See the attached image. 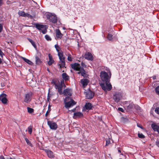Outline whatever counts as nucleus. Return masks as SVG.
I'll list each match as a JSON object with an SVG mask.
<instances>
[{
	"mask_svg": "<svg viewBox=\"0 0 159 159\" xmlns=\"http://www.w3.org/2000/svg\"><path fill=\"white\" fill-rule=\"evenodd\" d=\"M54 85L56 89H58V93L60 94H62V88L63 87L64 88L66 87V86L65 84L64 81V80H61V82H60L58 81V83H54Z\"/></svg>",
	"mask_w": 159,
	"mask_h": 159,
	"instance_id": "1",
	"label": "nucleus"
},
{
	"mask_svg": "<svg viewBox=\"0 0 159 159\" xmlns=\"http://www.w3.org/2000/svg\"><path fill=\"white\" fill-rule=\"evenodd\" d=\"M110 76H109L107 73L104 71H102L100 72V76L102 80L104 82H109L110 81V79L111 75L110 72Z\"/></svg>",
	"mask_w": 159,
	"mask_h": 159,
	"instance_id": "2",
	"label": "nucleus"
},
{
	"mask_svg": "<svg viewBox=\"0 0 159 159\" xmlns=\"http://www.w3.org/2000/svg\"><path fill=\"white\" fill-rule=\"evenodd\" d=\"M58 56L60 59L58 64V66H60V69L64 68L65 66V57L63 56L62 53L59 52L58 53Z\"/></svg>",
	"mask_w": 159,
	"mask_h": 159,
	"instance_id": "3",
	"label": "nucleus"
},
{
	"mask_svg": "<svg viewBox=\"0 0 159 159\" xmlns=\"http://www.w3.org/2000/svg\"><path fill=\"white\" fill-rule=\"evenodd\" d=\"M100 86L102 89L105 92L110 91L112 89V85L111 84L110 82H106L104 83H101L100 84Z\"/></svg>",
	"mask_w": 159,
	"mask_h": 159,
	"instance_id": "4",
	"label": "nucleus"
},
{
	"mask_svg": "<svg viewBox=\"0 0 159 159\" xmlns=\"http://www.w3.org/2000/svg\"><path fill=\"white\" fill-rule=\"evenodd\" d=\"M47 17L48 19L53 23L57 22V18L55 14H52L51 13H49L47 15Z\"/></svg>",
	"mask_w": 159,
	"mask_h": 159,
	"instance_id": "5",
	"label": "nucleus"
},
{
	"mask_svg": "<svg viewBox=\"0 0 159 159\" xmlns=\"http://www.w3.org/2000/svg\"><path fill=\"white\" fill-rule=\"evenodd\" d=\"M35 27L39 30H41V32L43 34H45L47 32L46 26L38 23L35 24Z\"/></svg>",
	"mask_w": 159,
	"mask_h": 159,
	"instance_id": "6",
	"label": "nucleus"
},
{
	"mask_svg": "<svg viewBox=\"0 0 159 159\" xmlns=\"http://www.w3.org/2000/svg\"><path fill=\"white\" fill-rule=\"evenodd\" d=\"M48 125L51 129L54 130H56L58 127L56 123L50 120L48 121Z\"/></svg>",
	"mask_w": 159,
	"mask_h": 159,
	"instance_id": "7",
	"label": "nucleus"
},
{
	"mask_svg": "<svg viewBox=\"0 0 159 159\" xmlns=\"http://www.w3.org/2000/svg\"><path fill=\"white\" fill-rule=\"evenodd\" d=\"M32 95L33 93L31 92L26 94L25 96L24 102L27 103L30 102L31 101Z\"/></svg>",
	"mask_w": 159,
	"mask_h": 159,
	"instance_id": "8",
	"label": "nucleus"
},
{
	"mask_svg": "<svg viewBox=\"0 0 159 159\" xmlns=\"http://www.w3.org/2000/svg\"><path fill=\"white\" fill-rule=\"evenodd\" d=\"M65 104V107L66 108L69 109L70 107L73 106L76 104L75 102L73 99H71V101L64 103Z\"/></svg>",
	"mask_w": 159,
	"mask_h": 159,
	"instance_id": "9",
	"label": "nucleus"
},
{
	"mask_svg": "<svg viewBox=\"0 0 159 159\" xmlns=\"http://www.w3.org/2000/svg\"><path fill=\"white\" fill-rule=\"evenodd\" d=\"M7 95L5 93H2L0 95V101L4 104L7 103Z\"/></svg>",
	"mask_w": 159,
	"mask_h": 159,
	"instance_id": "10",
	"label": "nucleus"
},
{
	"mask_svg": "<svg viewBox=\"0 0 159 159\" xmlns=\"http://www.w3.org/2000/svg\"><path fill=\"white\" fill-rule=\"evenodd\" d=\"M70 66L72 69L76 70H79L82 68L80 64L76 63L71 64Z\"/></svg>",
	"mask_w": 159,
	"mask_h": 159,
	"instance_id": "11",
	"label": "nucleus"
},
{
	"mask_svg": "<svg viewBox=\"0 0 159 159\" xmlns=\"http://www.w3.org/2000/svg\"><path fill=\"white\" fill-rule=\"evenodd\" d=\"M94 93L89 90L86 93V97L87 99H91L93 98L94 95Z\"/></svg>",
	"mask_w": 159,
	"mask_h": 159,
	"instance_id": "12",
	"label": "nucleus"
},
{
	"mask_svg": "<svg viewBox=\"0 0 159 159\" xmlns=\"http://www.w3.org/2000/svg\"><path fill=\"white\" fill-rule=\"evenodd\" d=\"M63 94L66 96H70L72 94V90L71 89H66L63 91V92H62Z\"/></svg>",
	"mask_w": 159,
	"mask_h": 159,
	"instance_id": "13",
	"label": "nucleus"
},
{
	"mask_svg": "<svg viewBox=\"0 0 159 159\" xmlns=\"http://www.w3.org/2000/svg\"><path fill=\"white\" fill-rule=\"evenodd\" d=\"M84 57L86 59L92 61L93 60V57L91 53L89 52H86L84 55Z\"/></svg>",
	"mask_w": 159,
	"mask_h": 159,
	"instance_id": "14",
	"label": "nucleus"
},
{
	"mask_svg": "<svg viewBox=\"0 0 159 159\" xmlns=\"http://www.w3.org/2000/svg\"><path fill=\"white\" fill-rule=\"evenodd\" d=\"M120 94L119 93H116L113 96V99L115 101L117 102L120 101Z\"/></svg>",
	"mask_w": 159,
	"mask_h": 159,
	"instance_id": "15",
	"label": "nucleus"
},
{
	"mask_svg": "<svg viewBox=\"0 0 159 159\" xmlns=\"http://www.w3.org/2000/svg\"><path fill=\"white\" fill-rule=\"evenodd\" d=\"M151 126L154 131H156L159 133V126H158L155 123H152Z\"/></svg>",
	"mask_w": 159,
	"mask_h": 159,
	"instance_id": "16",
	"label": "nucleus"
},
{
	"mask_svg": "<svg viewBox=\"0 0 159 159\" xmlns=\"http://www.w3.org/2000/svg\"><path fill=\"white\" fill-rule=\"evenodd\" d=\"M56 36L58 39H61L63 35V34L61 33L60 30L59 29H57L56 30Z\"/></svg>",
	"mask_w": 159,
	"mask_h": 159,
	"instance_id": "17",
	"label": "nucleus"
},
{
	"mask_svg": "<svg viewBox=\"0 0 159 159\" xmlns=\"http://www.w3.org/2000/svg\"><path fill=\"white\" fill-rule=\"evenodd\" d=\"M44 150L49 157L51 158L54 157V155L53 154V152L52 151H51V150L47 149H45Z\"/></svg>",
	"mask_w": 159,
	"mask_h": 159,
	"instance_id": "18",
	"label": "nucleus"
},
{
	"mask_svg": "<svg viewBox=\"0 0 159 159\" xmlns=\"http://www.w3.org/2000/svg\"><path fill=\"white\" fill-rule=\"evenodd\" d=\"M49 61L48 62V63L49 66H51L53 64L54 61L53 60L52 55L49 54H48Z\"/></svg>",
	"mask_w": 159,
	"mask_h": 159,
	"instance_id": "19",
	"label": "nucleus"
},
{
	"mask_svg": "<svg viewBox=\"0 0 159 159\" xmlns=\"http://www.w3.org/2000/svg\"><path fill=\"white\" fill-rule=\"evenodd\" d=\"M83 114L80 112H76L74 113L73 117L76 118V117H80L83 116Z\"/></svg>",
	"mask_w": 159,
	"mask_h": 159,
	"instance_id": "20",
	"label": "nucleus"
},
{
	"mask_svg": "<svg viewBox=\"0 0 159 159\" xmlns=\"http://www.w3.org/2000/svg\"><path fill=\"white\" fill-rule=\"evenodd\" d=\"M134 107V104L131 103L129 104L128 105H125V107L126 110L128 111L131 110H132Z\"/></svg>",
	"mask_w": 159,
	"mask_h": 159,
	"instance_id": "21",
	"label": "nucleus"
},
{
	"mask_svg": "<svg viewBox=\"0 0 159 159\" xmlns=\"http://www.w3.org/2000/svg\"><path fill=\"white\" fill-rule=\"evenodd\" d=\"M84 107L86 109L89 110L92 108V106L91 103L88 102L86 103L84 106Z\"/></svg>",
	"mask_w": 159,
	"mask_h": 159,
	"instance_id": "22",
	"label": "nucleus"
},
{
	"mask_svg": "<svg viewBox=\"0 0 159 159\" xmlns=\"http://www.w3.org/2000/svg\"><path fill=\"white\" fill-rule=\"evenodd\" d=\"M81 82L84 88L88 85V80L87 79L82 80H81Z\"/></svg>",
	"mask_w": 159,
	"mask_h": 159,
	"instance_id": "23",
	"label": "nucleus"
},
{
	"mask_svg": "<svg viewBox=\"0 0 159 159\" xmlns=\"http://www.w3.org/2000/svg\"><path fill=\"white\" fill-rule=\"evenodd\" d=\"M62 76L63 80L66 81L68 80L69 79V76L65 73H63L62 75Z\"/></svg>",
	"mask_w": 159,
	"mask_h": 159,
	"instance_id": "24",
	"label": "nucleus"
},
{
	"mask_svg": "<svg viewBox=\"0 0 159 159\" xmlns=\"http://www.w3.org/2000/svg\"><path fill=\"white\" fill-rule=\"evenodd\" d=\"M113 35L111 34H108L107 36V39L110 41H113Z\"/></svg>",
	"mask_w": 159,
	"mask_h": 159,
	"instance_id": "25",
	"label": "nucleus"
},
{
	"mask_svg": "<svg viewBox=\"0 0 159 159\" xmlns=\"http://www.w3.org/2000/svg\"><path fill=\"white\" fill-rule=\"evenodd\" d=\"M35 62L37 65H39L41 63L40 59L37 56L35 57Z\"/></svg>",
	"mask_w": 159,
	"mask_h": 159,
	"instance_id": "26",
	"label": "nucleus"
},
{
	"mask_svg": "<svg viewBox=\"0 0 159 159\" xmlns=\"http://www.w3.org/2000/svg\"><path fill=\"white\" fill-rule=\"evenodd\" d=\"M128 120V119L126 117H122L120 118V121L121 122L125 123L127 122Z\"/></svg>",
	"mask_w": 159,
	"mask_h": 159,
	"instance_id": "27",
	"label": "nucleus"
},
{
	"mask_svg": "<svg viewBox=\"0 0 159 159\" xmlns=\"http://www.w3.org/2000/svg\"><path fill=\"white\" fill-rule=\"evenodd\" d=\"M28 40L30 42L32 45L33 46L35 49H36L37 47L34 41L30 39H28Z\"/></svg>",
	"mask_w": 159,
	"mask_h": 159,
	"instance_id": "28",
	"label": "nucleus"
},
{
	"mask_svg": "<svg viewBox=\"0 0 159 159\" xmlns=\"http://www.w3.org/2000/svg\"><path fill=\"white\" fill-rule=\"evenodd\" d=\"M23 59L24 61H25L27 63L29 64L30 65H33V62L31 61H30L28 59H27L25 58H23Z\"/></svg>",
	"mask_w": 159,
	"mask_h": 159,
	"instance_id": "29",
	"label": "nucleus"
},
{
	"mask_svg": "<svg viewBox=\"0 0 159 159\" xmlns=\"http://www.w3.org/2000/svg\"><path fill=\"white\" fill-rule=\"evenodd\" d=\"M71 99H72L70 97V96H68V97H66V98L64 99V102H69V100L71 101Z\"/></svg>",
	"mask_w": 159,
	"mask_h": 159,
	"instance_id": "30",
	"label": "nucleus"
},
{
	"mask_svg": "<svg viewBox=\"0 0 159 159\" xmlns=\"http://www.w3.org/2000/svg\"><path fill=\"white\" fill-rule=\"evenodd\" d=\"M80 70H81V75L82 76H85L86 73H85V71L84 70V69L82 67Z\"/></svg>",
	"mask_w": 159,
	"mask_h": 159,
	"instance_id": "31",
	"label": "nucleus"
},
{
	"mask_svg": "<svg viewBox=\"0 0 159 159\" xmlns=\"http://www.w3.org/2000/svg\"><path fill=\"white\" fill-rule=\"evenodd\" d=\"M27 109L28 112L30 113H32L34 112V110L33 108L27 107Z\"/></svg>",
	"mask_w": 159,
	"mask_h": 159,
	"instance_id": "32",
	"label": "nucleus"
},
{
	"mask_svg": "<svg viewBox=\"0 0 159 159\" xmlns=\"http://www.w3.org/2000/svg\"><path fill=\"white\" fill-rule=\"evenodd\" d=\"M25 140L26 143L28 145H29L31 147L32 146V144L30 142L27 138H25Z\"/></svg>",
	"mask_w": 159,
	"mask_h": 159,
	"instance_id": "33",
	"label": "nucleus"
},
{
	"mask_svg": "<svg viewBox=\"0 0 159 159\" xmlns=\"http://www.w3.org/2000/svg\"><path fill=\"white\" fill-rule=\"evenodd\" d=\"M67 55L68 56V57H67L68 60L69 61H72V58L71 56V54L70 53H68L67 54Z\"/></svg>",
	"mask_w": 159,
	"mask_h": 159,
	"instance_id": "34",
	"label": "nucleus"
},
{
	"mask_svg": "<svg viewBox=\"0 0 159 159\" xmlns=\"http://www.w3.org/2000/svg\"><path fill=\"white\" fill-rule=\"evenodd\" d=\"M138 137L141 139H144L145 138V137L144 135H143L142 133H138Z\"/></svg>",
	"mask_w": 159,
	"mask_h": 159,
	"instance_id": "35",
	"label": "nucleus"
},
{
	"mask_svg": "<svg viewBox=\"0 0 159 159\" xmlns=\"http://www.w3.org/2000/svg\"><path fill=\"white\" fill-rule=\"evenodd\" d=\"M45 39L47 41H49L51 40V39H52L48 35H47V34L45 36Z\"/></svg>",
	"mask_w": 159,
	"mask_h": 159,
	"instance_id": "36",
	"label": "nucleus"
},
{
	"mask_svg": "<svg viewBox=\"0 0 159 159\" xmlns=\"http://www.w3.org/2000/svg\"><path fill=\"white\" fill-rule=\"evenodd\" d=\"M134 107L135 109L138 111H140L141 109L140 107L138 105H135L134 106Z\"/></svg>",
	"mask_w": 159,
	"mask_h": 159,
	"instance_id": "37",
	"label": "nucleus"
},
{
	"mask_svg": "<svg viewBox=\"0 0 159 159\" xmlns=\"http://www.w3.org/2000/svg\"><path fill=\"white\" fill-rule=\"evenodd\" d=\"M25 13L23 11H20L18 12V14L20 16H22L24 17L25 15Z\"/></svg>",
	"mask_w": 159,
	"mask_h": 159,
	"instance_id": "38",
	"label": "nucleus"
},
{
	"mask_svg": "<svg viewBox=\"0 0 159 159\" xmlns=\"http://www.w3.org/2000/svg\"><path fill=\"white\" fill-rule=\"evenodd\" d=\"M51 111V108H50V106L49 105L48 107V110H47V111L46 112V114H45V116H48V113L50 112Z\"/></svg>",
	"mask_w": 159,
	"mask_h": 159,
	"instance_id": "39",
	"label": "nucleus"
},
{
	"mask_svg": "<svg viewBox=\"0 0 159 159\" xmlns=\"http://www.w3.org/2000/svg\"><path fill=\"white\" fill-rule=\"evenodd\" d=\"M155 91L157 94H159V86H158L155 88Z\"/></svg>",
	"mask_w": 159,
	"mask_h": 159,
	"instance_id": "40",
	"label": "nucleus"
},
{
	"mask_svg": "<svg viewBox=\"0 0 159 159\" xmlns=\"http://www.w3.org/2000/svg\"><path fill=\"white\" fill-rule=\"evenodd\" d=\"M28 131L30 134H31L32 132V127L30 126L28 127Z\"/></svg>",
	"mask_w": 159,
	"mask_h": 159,
	"instance_id": "41",
	"label": "nucleus"
},
{
	"mask_svg": "<svg viewBox=\"0 0 159 159\" xmlns=\"http://www.w3.org/2000/svg\"><path fill=\"white\" fill-rule=\"evenodd\" d=\"M55 48H56L57 51L58 52V53L59 52V49L60 48L59 47L57 44H56L55 45Z\"/></svg>",
	"mask_w": 159,
	"mask_h": 159,
	"instance_id": "42",
	"label": "nucleus"
},
{
	"mask_svg": "<svg viewBox=\"0 0 159 159\" xmlns=\"http://www.w3.org/2000/svg\"><path fill=\"white\" fill-rule=\"evenodd\" d=\"M24 17H32V16L30 15L27 13H25Z\"/></svg>",
	"mask_w": 159,
	"mask_h": 159,
	"instance_id": "43",
	"label": "nucleus"
},
{
	"mask_svg": "<svg viewBox=\"0 0 159 159\" xmlns=\"http://www.w3.org/2000/svg\"><path fill=\"white\" fill-rule=\"evenodd\" d=\"M155 111L156 113L159 114V107L156 108L155 109Z\"/></svg>",
	"mask_w": 159,
	"mask_h": 159,
	"instance_id": "44",
	"label": "nucleus"
},
{
	"mask_svg": "<svg viewBox=\"0 0 159 159\" xmlns=\"http://www.w3.org/2000/svg\"><path fill=\"white\" fill-rule=\"evenodd\" d=\"M4 55V53L1 51V50L0 49V56H1V57H2Z\"/></svg>",
	"mask_w": 159,
	"mask_h": 159,
	"instance_id": "45",
	"label": "nucleus"
},
{
	"mask_svg": "<svg viewBox=\"0 0 159 159\" xmlns=\"http://www.w3.org/2000/svg\"><path fill=\"white\" fill-rule=\"evenodd\" d=\"M118 110L119 111H121L122 112H124V110L123 109L121 108V107H119L118 108Z\"/></svg>",
	"mask_w": 159,
	"mask_h": 159,
	"instance_id": "46",
	"label": "nucleus"
},
{
	"mask_svg": "<svg viewBox=\"0 0 159 159\" xmlns=\"http://www.w3.org/2000/svg\"><path fill=\"white\" fill-rule=\"evenodd\" d=\"M81 65L83 67H86V65H85V64L83 62L81 63Z\"/></svg>",
	"mask_w": 159,
	"mask_h": 159,
	"instance_id": "47",
	"label": "nucleus"
},
{
	"mask_svg": "<svg viewBox=\"0 0 159 159\" xmlns=\"http://www.w3.org/2000/svg\"><path fill=\"white\" fill-rule=\"evenodd\" d=\"M3 29V26L2 25L0 24V33L2 31Z\"/></svg>",
	"mask_w": 159,
	"mask_h": 159,
	"instance_id": "48",
	"label": "nucleus"
},
{
	"mask_svg": "<svg viewBox=\"0 0 159 159\" xmlns=\"http://www.w3.org/2000/svg\"><path fill=\"white\" fill-rule=\"evenodd\" d=\"M137 126L138 127L141 128L142 129H143V128L142 126L141 125L137 124Z\"/></svg>",
	"mask_w": 159,
	"mask_h": 159,
	"instance_id": "49",
	"label": "nucleus"
},
{
	"mask_svg": "<svg viewBox=\"0 0 159 159\" xmlns=\"http://www.w3.org/2000/svg\"><path fill=\"white\" fill-rule=\"evenodd\" d=\"M106 145H108L110 143V141L109 140H106Z\"/></svg>",
	"mask_w": 159,
	"mask_h": 159,
	"instance_id": "50",
	"label": "nucleus"
},
{
	"mask_svg": "<svg viewBox=\"0 0 159 159\" xmlns=\"http://www.w3.org/2000/svg\"><path fill=\"white\" fill-rule=\"evenodd\" d=\"M156 144L159 148V141H157L156 142Z\"/></svg>",
	"mask_w": 159,
	"mask_h": 159,
	"instance_id": "51",
	"label": "nucleus"
},
{
	"mask_svg": "<svg viewBox=\"0 0 159 159\" xmlns=\"http://www.w3.org/2000/svg\"><path fill=\"white\" fill-rule=\"evenodd\" d=\"M1 85V86L2 87H3L5 86V85L4 83H1V82L0 81V85Z\"/></svg>",
	"mask_w": 159,
	"mask_h": 159,
	"instance_id": "52",
	"label": "nucleus"
},
{
	"mask_svg": "<svg viewBox=\"0 0 159 159\" xmlns=\"http://www.w3.org/2000/svg\"><path fill=\"white\" fill-rule=\"evenodd\" d=\"M0 159H5V158L3 156H0Z\"/></svg>",
	"mask_w": 159,
	"mask_h": 159,
	"instance_id": "53",
	"label": "nucleus"
},
{
	"mask_svg": "<svg viewBox=\"0 0 159 159\" xmlns=\"http://www.w3.org/2000/svg\"><path fill=\"white\" fill-rule=\"evenodd\" d=\"M79 71V72H77V74H81V70H80Z\"/></svg>",
	"mask_w": 159,
	"mask_h": 159,
	"instance_id": "54",
	"label": "nucleus"
},
{
	"mask_svg": "<svg viewBox=\"0 0 159 159\" xmlns=\"http://www.w3.org/2000/svg\"><path fill=\"white\" fill-rule=\"evenodd\" d=\"M2 0H0V6H1L2 3Z\"/></svg>",
	"mask_w": 159,
	"mask_h": 159,
	"instance_id": "55",
	"label": "nucleus"
},
{
	"mask_svg": "<svg viewBox=\"0 0 159 159\" xmlns=\"http://www.w3.org/2000/svg\"><path fill=\"white\" fill-rule=\"evenodd\" d=\"M2 62L1 59L0 58V64H1Z\"/></svg>",
	"mask_w": 159,
	"mask_h": 159,
	"instance_id": "56",
	"label": "nucleus"
},
{
	"mask_svg": "<svg viewBox=\"0 0 159 159\" xmlns=\"http://www.w3.org/2000/svg\"><path fill=\"white\" fill-rule=\"evenodd\" d=\"M118 152H119V153H120L121 152V151L120 150V149H119L118 150Z\"/></svg>",
	"mask_w": 159,
	"mask_h": 159,
	"instance_id": "57",
	"label": "nucleus"
},
{
	"mask_svg": "<svg viewBox=\"0 0 159 159\" xmlns=\"http://www.w3.org/2000/svg\"><path fill=\"white\" fill-rule=\"evenodd\" d=\"M75 109H74L73 110H72V111H73V112H74V111H75Z\"/></svg>",
	"mask_w": 159,
	"mask_h": 159,
	"instance_id": "58",
	"label": "nucleus"
},
{
	"mask_svg": "<svg viewBox=\"0 0 159 159\" xmlns=\"http://www.w3.org/2000/svg\"><path fill=\"white\" fill-rule=\"evenodd\" d=\"M54 83H55L54 81H52V83H53L54 84Z\"/></svg>",
	"mask_w": 159,
	"mask_h": 159,
	"instance_id": "59",
	"label": "nucleus"
},
{
	"mask_svg": "<svg viewBox=\"0 0 159 159\" xmlns=\"http://www.w3.org/2000/svg\"><path fill=\"white\" fill-rule=\"evenodd\" d=\"M47 70H48V72H50V70H49V69L48 68L47 69Z\"/></svg>",
	"mask_w": 159,
	"mask_h": 159,
	"instance_id": "60",
	"label": "nucleus"
},
{
	"mask_svg": "<svg viewBox=\"0 0 159 159\" xmlns=\"http://www.w3.org/2000/svg\"><path fill=\"white\" fill-rule=\"evenodd\" d=\"M63 29L64 30H65L66 29V28H65V27H63Z\"/></svg>",
	"mask_w": 159,
	"mask_h": 159,
	"instance_id": "61",
	"label": "nucleus"
},
{
	"mask_svg": "<svg viewBox=\"0 0 159 159\" xmlns=\"http://www.w3.org/2000/svg\"><path fill=\"white\" fill-rule=\"evenodd\" d=\"M10 159H13L11 158H10Z\"/></svg>",
	"mask_w": 159,
	"mask_h": 159,
	"instance_id": "62",
	"label": "nucleus"
}]
</instances>
